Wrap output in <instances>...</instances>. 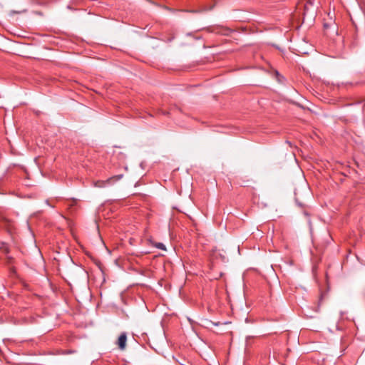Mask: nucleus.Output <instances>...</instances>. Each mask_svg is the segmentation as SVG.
Listing matches in <instances>:
<instances>
[{"instance_id": "nucleus-1", "label": "nucleus", "mask_w": 365, "mask_h": 365, "mask_svg": "<svg viewBox=\"0 0 365 365\" xmlns=\"http://www.w3.org/2000/svg\"><path fill=\"white\" fill-rule=\"evenodd\" d=\"M123 177V175L122 174L114 175V176H112L111 178H109L106 180H99V181L96 182L95 186L98 187H104L107 185H111L114 182H116V181L120 180Z\"/></svg>"}, {"instance_id": "nucleus-2", "label": "nucleus", "mask_w": 365, "mask_h": 365, "mask_svg": "<svg viewBox=\"0 0 365 365\" xmlns=\"http://www.w3.org/2000/svg\"><path fill=\"white\" fill-rule=\"evenodd\" d=\"M127 336L125 333H122L118 339V346L120 350H124L126 346Z\"/></svg>"}, {"instance_id": "nucleus-3", "label": "nucleus", "mask_w": 365, "mask_h": 365, "mask_svg": "<svg viewBox=\"0 0 365 365\" xmlns=\"http://www.w3.org/2000/svg\"><path fill=\"white\" fill-rule=\"evenodd\" d=\"M70 215H71V208L73 207H76L77 208H79L81 207L79 200L75 198H70Z\"/></svg>"}, {"instance_id": "nucleus-4", "label": "nucleus", "mask_w": 365, "mask_h": 365, "mask_svg": "<svg viewBox=\"0 0 365 365\" xmlns=\"http://www.w3.org/2000/svg\"><path fill=\"white\" fill-rule=\"evenodd\" d=\"M232 32V30H230V29H224V30L222 31H221V33L223 34V35H225V36H227L230 34V33Z\"/></svg>"}, {"instance_id": "nucleus-5", "label": "nucleus", "mask_w": 365, "mask_h": 365, "mask_svg": "<svg viewBox=\"0 0 365 365\" xmlns=\"http://www.w3.org/2000/svg\"><path fill=\"white\" fill-rule=\"evenodd\" d=\"M156 247L162 250H165V245L163 244V243H158L156 245Z\"/></svg>"}, {"instance_id": "nucleus-6", "label": "nucleus", "mask_w": 365, "mask_h": 365, "mask_svg": "<svg viewBox=\"0 0 365 365\" xmlns=\"http://www.w3.org/2000/svg\"><path fill=\"white\" fill-rule=\"evenodd\" d=\"M322 297H323V295H322V294H321V296H320V300H322Z\"/></svg>"}, {"instance_id": "nucleus-7", "label": "nucleus", "mask_w": 365, "mask_h": 365, "mask_svg": "<svg viewBox=\"0 0 365 365\" xmlns=\"http://www.w3.org/2000/svg\"><path fill=\"white\" fill-rule=\"evenodd\" d=\"M71 234L73 235V237L76 238V236L73 233Z\"/></svg>"}]
</instances>
